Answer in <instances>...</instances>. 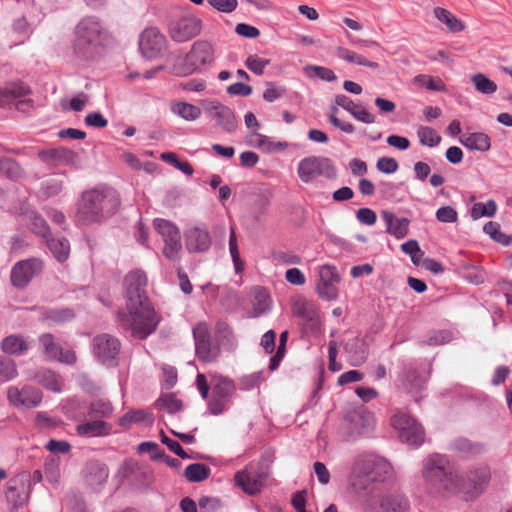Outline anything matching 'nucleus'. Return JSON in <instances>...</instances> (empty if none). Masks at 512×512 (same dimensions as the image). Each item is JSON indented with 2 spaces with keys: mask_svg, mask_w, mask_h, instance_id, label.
Masks as SVG:
<instances>
[{
  "mask_svg": "<svg viewBox=\"0 0 512 512\" xmlns=\"http://www.w3.org/2000/svg\"><path fill=\"white\" fill-rule=\"evenodd\" d=\"M157 405L170 414L178 412L182 407L181 401L174 394L162 395L157 400Z\"/></svg>",
  "mask_w": 512,
  "mask_h": 512,
  "instance_id": "obj_50",
  "label": "nucleus"
},
{
  "mask_svg": "<svg viewBox=\"0 0 512 512\" xmlns=\"http://www.w3.org/2000/svg\"><path fill=\"white\" fill-rule=\"evenodd\" d=\"M356 218L360 223L371 226L376 223L377 215L370 208H360L356 213Z\"/></svg>",
  "mask_w": 512,
  "mask_h": 512,
  "instance_id": "obj_62",
  "label": "nucleus"
},
{
  "mask_svg": "<svg viewBox=\"0 0 512 512\" xmlns=\"http://www.w3.org/2000/svg\"><path fill=\"white\" fill-rule=\"evenodd\" d=\"M417 135L419 137L420 143L429 147H435L441 141V137L431 127L420 126L417 130Z\"/></svg>",
  "mask_w": 512,
  "mask_h": 512,
  "instance_id": "obj_47",
  "label": "nucleus"
},
{
  "mask_svg": "<svg viewBox=\"0 0 512 512\" xmlns=\"http://www.w3.org/2000/svg\"><path fill=\"white\" fill-rule=\"evenodd\" d=\"M229 251H230L233 263H234L235 271L237 273H241L244 269V263L240 258L236 233H235V229L233 227L230 228Z\"/></svg>",
  "mask_w": 512,
  "mask_h": 512,
  "instance_id": "obj_48",
  "label": "nucleus"
},
{
  "mask_svg": "<svg viewBox=\"0 0 512 512\" xmlns=\"http://www.w3.org/2000/svg\"><path fill=\"white\" fill-rule=\"evenodd\" d=\"M306 69L313 71L315 76H317L318 78H320L322 80L328 81V82H332L337 79L333 70L326 68V67L309 66Z\"/></svg>",
  "mask_w": 512,
  "mask_h": 512,
  "instance_id": "obj_63",
  "label": "nucleus"
},
{
  "mask_svg": "<svg viewBox=\"0 0 512 512\" xmlns=\"http://www.w3.org/2000/svg\"><path fill=\"white\" fill-rule=\"evenodd\" d=\"M113 413L112 404L106 399H96L89 407L88 415L91 417H109Z\"/></svg>",
  "mask_w": 512,
  "mask_h": 512,
  "instance_id": "obj_43",
  "label": "nucleus"
},
{
  "mask_svg": "<svg viewBox=\"0 0 512 512\" xmlns=\"http://www.w3.org/2000/svg\"><path fill=\"white\" fill-rule=\"evenodd\" d=\"M235 482L245 493L256 495L263 487L264 474L256 471L254 466L250 464L244 470L236 473Z\"/></svg>",
  "mask_w": 512,
  "mask_h": 512,
  "instance_id": "obj_24",
  "label": "nucleus"
},
{
  "mask_svg": "<svg viewBox=\"0 0 512 512\" xmlns=\"http://www.w3.org/2000/svg\"><path fill=\"white\" fill-rule=\"evenodd\" d=\"M39 344L42 347L46 359L59 361L67 365H73L77 361L76 353L71 349H64L50 333H44L39 336Z\"/></svg>",
  "mask_w": 512,
  "mask_h": 512,
  "instance_id": "obj_18",
  "label": "nucleus"
},
{
  "mask_svg": "<svg viewBox=\"0 0 512 512\" xmlns=\"http://www.w3.org/2000/svg\"><path fill=\"white\" fill-rule=\"evenodd\" d=\"M414 83L420 87H425L430 91H445L444 82L438 77L420 74L414 78Z\"/></svg>",
  "mask_w": 512,
  "mask_h": 512,
  "instance_id": "obj_45",
  "label": "nucleus"
},
{
  "mask_svg": "<svg viewBox=\"0 0 512 512\" xmlns=\"http://www.w3.org/2000/svg\"><path fill=\"white\" fill-rule=\"evenodd\" d=\"M106 426V422L102 420H94L79 424L76 427V431L81 436L97 437L107 433Z\"/></svg>",
  "mask_w": 512,
  "mask_h": 512,
  "instance_id": "obj_37",
  "label": "nucleus"
},
{
  "mask_svg": "<svg viewBox=\"0 0 512 512\" xmlns=\"http://www.w3.org/2000/svg\"><path fill=\"white\" fill-rule=\"evenodd\" d=\"M247 143L265 153L281 151L287 147L286 143L273 142L270 137L257 133L256 131H253L248 135Z\"/></svg>",
  "mask_w": 512,
  "mask_h": 512,
  "instance_id": "obj_28",
  "label": "nucleus"
},
{
  "mask_svg": "<svg viewBox=\"0 0 512 512\" xmlns=\"http://www.w3.org/2000/svg\"><path fill=\"white\" fill-rule=\"evenodd\" d=\"M336 55L338 58H340L346 62L357 64L360 66H365V67H369L372 69H377L379 66L378 63L370 61L367 58H365L363 55L358 54V53H356L352 50H349L347 48H344V47H337Z\"/></svg>",
  "mask_w": 512,
  "mask_h": 512,
  "instance_id": "obj_36",
  "label": "nucleus"
},
{
  "mask_svg": "<svg viewBox=\"0 0 512 512\" xmlns=\"http://www.w3.org/2000/svg\"><path fill=\"white\" fill-rule=\"evenodd\" d=\"M460 142L471 150L488 151L491 143L490 138L485 133H469L464 134L460 138Z\"/></svg>",
  "mask_w": 512,
  "mask_h": 512,
  "instance_id": "obj_33",
  "label": "nucleus"
},
{
  "mask_svg": "<svg viewBox=\"0 0 512 512\" xmlns=\"http://www.w3.org/2000/svg\"><path fill=\"white\" fill-rule=\"evenodd\" d=\"M211 396L208 400V409L213 415H220L230 406V401L236 391L234 382L217 373L210 374Z\"/></svg>",
  "mask_w": 512,
  "mask_h": 512,
  "instance_id": "obj_6",
  "label": "nucleus"
},
{
  "mask_svg": "<svg viewBox=\"0 0 512 512\" xmlns=\"http://www.w3.org/2000/svg\"><path fill=\"white\" fill-rule=\"evenodd\" d=\"M201 512H216L221 507V501L215 497H202L198 502Z\"/></svg>",
  "mask_w": 512,
  "mask_h": 512,
  "instance_id": "obj_56",
  "label": "nucleus"
},
{
  "mask_svg": "<svg viewBox=\"0 0 512 512\" xmlns=\"http://www.w3.org/2000/svg\"><path fill=\"white\" fill-rule=\"evenodd\" d=\"M104 35L101 22L92 16L85 17L75 27L73 50L77 57L87 59L92 56Z\"/></svg>",
  "mask_w": 512,
  "mask_h": 512,
  "instance_id": "obj_5",
  "label": "nucleus"
},
{
  "mask_svg": "<svg viewBox=\"0 0 512 512\" xmlns=\"http://www.w3.org/2000/svg\"><path fill=\"white\" fill-rule=\"evenodd\" d=\"M185 237L186 247L190 252H205L211 246V236L204 225L189 228L185 233Z\"/></svg>",
  "mask_w": 512,
  "mask_h": 512,
  "instance_id": "obj_25",
  "label": "nucleus"
},
{
  "mask_svg": "<svg viewBox=\"0 0 512 512\" xmlns=\"http://www.w3.org/2000/svg\"><path fill=\"white\" fill-rule=\"evenodd\" d=\"M497 211L496 203L493 200H488L486 203L478 202L472 206L471 217L479 219L481 217H493Z\"/></svg>",
  "mask_w": 512,
  "mask_h": 512,
  "instance_id": "obj_46",
  "label": "nucleus"
},
{
  "mask_svg": "<svg viewBox=\"0 0 512 512\" xmlns=\"http://www.w3.org/2000/svg\"><path fill=\"white\" fill-rule=\"evenodd\" d=\"M17 376L16 364L11 359L0 357V382L9 381Z\"/></svg>",
  "mask_w": 512,
  "mask_h": 512,
  "instance_id": "obj_51",
  "label": "nucleus"
},
{
  "mask_svg": "<svg viewBox=\"0 0 512 512\" xmlns=\"http://www.w3.org/2000/svg\"><path fill=\"white\" fill-rule=\"evenodd\" d=\"M285 279L288 283L302 286L306 283L305 275L298 268H290L285 272Z\"/></svg>",
  "mask_w": 512,
  "mask_h": 512,
  "instance_id": "obj_59",
  "label": "nucleus"
},
{
  "mask_svg": "<svg viewBox=\"0 0 512 512\" xmlns=\"http://www.w3.org/2000/svg\"><path fill=\"white\" fill-rule=\"evenodd\" d=\"M30 93L28 86L23 83H12L0 89V106H6Z\"/></svg>",
  "mask_w": 512,
  "mask_h": 512,
  "instance_id": "obj_30",
  "label": "nucleus"
},
{
  "mask_svg": "<svg viewBox=\"0 0 512 512\" xmlns=\"http://www.w3.org/2000/svg\"><path fill=\"white\" fill-rule=\"evenodd\" d=\"M409 499L401 493L374 494L362 503V512H410Z\"/></svg>",
  "mask_w": 512,
  "mask_h": 512,
  "instance_id": "obj_7",
  "label": "nucleus"
},
{
  "mask_svg": "<svg viewBox=\"0 0 512 512\" xmlns=\"http://www.w3.org/2000/svg\"><path fill=\"white\" fill-rule=\"evenodd\" d=\"M147 422L151 424L153 418L151 414L143 410H131L119 419V425L124 428H129L132 423Z\"/></svg>",
  "mask_w": 512,
  "mask_h": 512,
  "instance_id": "obj_41",
  "label": "nucleus"
},
{
  "mask_svg": "<svg viewBox=\"0 0 512 512\" xmlns=\"http://www.w3.org/2000/svg\"><path fill=\"white\" fill-rule=\"evenodd\" d=\"M285 94L283 87L276 86L274 83H267L266 89L263 93V98L267 102H273Z\"/></svg>",
  "mask_w": 512,
  "mask_h": 512,
  "instance_id": "obj_57",
  "label": "nucleus"
},
{
  "mask_svg": "<svg viewBox=\"0 0 512 512\" xmlns=\"http://www.w3.org/2000/svg\"><path fill=\"white\" fill-rule=\"evenodd\" d=\"M471 81L476 90L482 94L490 95L497 91V84L482 73L473 75Z\"/></svg>",
  "mask_w": 512,
  "mask_h": 512,
  "instance_id": "obj_42",
  "label": "nucleus"
},
{
  "mask_svg": "<svg viewBox=\"0 0 512 512\" xmlns=\"http://www.w3.org/2000/svg\"><path fill=\"white\" fill-rule=\"evenodd\" d=\"M23 220L29 228L37 235L44 239L50 236L49 227L44 219H42L35 211L28 210L23 214Z\"/></svg>",
  "mask_w": 512,
  "mask_h": 512,
  "instance_id": "obj_34",
  "label": "nucleus"
},
{
  "mask_svg": "<svg viewBox=\"0 0 512 512\" xmlns=\"http://www.w3.org/2000/svg\"><path fill=\"white\" fill-rule=\"evenodd\" d=\"M373 423L372 414L361 407L346 414L342 422V428L349 435H361L368 432Z\"/></svg>",
  "mask_w": 512,
  "mask_h": 512,
  "instance_id": "obj_20",
  "label": "nucleus"
},
{
  "mask_svg": "<svg viewBox=\"0 0 512 512\" xmlns=\"http://www.w3.org/2000/svg\"><path fill=\"white\" fill-rule=\"evenodd\" d=\"M29 343L26 338L20 334H12L1 341V350L9 355H24L29 350Z\"/></svg>",
  "mask_w": 512,
  "mask_h": 512,
  "instance_id": "obj_29",
  "label": "nucleus"
},
{
  "mask_svg": "<svg viewBox=\"0 0 512 512\" xmlns=\"http://www.w3.org/2000/svg\"><path fill=\"white\" fill-rule=\"evenodd\" d=\"M119 207V199L111 189H92L82 194L76 214L82 224L99 223L112 216Z\"/></svg>",
  "mask_w": 512,
  "mask_h": 512,
  "instance_id": "obj_1",
  "label": "nucleus"
},
{
  "mask_svg": "<svg viewBox=\"0 0 512 512\" xmlns=\"http://www.w3.org/2000/svg\"><path fill=\"white\" fill-rule=\"evenodd\" d=\"M38 381L40 384L43 385L48 390L54 391V392H60L61 391V380L58 375H56L53 371L45 370L42 372H39L37 375Z\"/></svg>",
  "mask_w": 512,
  "mask_h": 512,
  "instance_id": "obj_44",
  "label": "nucleus"
},
{
  "mask_svg": "<svg viewBox=\"0 0 512 512\" xmlns=\"http://www.w3.org/2000/svg\"><path fill=\"white\" fill-rule=\"evenodd\" d=\"M93 353L103 365L113 367L117 365V357L120 352V341L109 334H101L94 337L92 342Z\"/></svg>",
  "mask_w": 512,
  "mask_h": 512,
  "instance_id": "obj_14",
  "label": "nucleus"
},
{
  "mask_svg": "<svg viewBox=\"0 0 512 512\" xmlns=\"http://www.w3.org/2000/svg\"><path fill=\"white\" fill-rule=\"evenodd\" d=\"M118 323L131 335L138 339H145L152 334L159 323L150 301L126 302L125 310L118 313Z\"/></svg>",
  "mask_w": 512,
  "mask_h": 512,
  "instance_id": "obj_2",
  "label": "nucleus"
},
{
  "mask_svg": "<svg viewBox=\"0 0 512 512\" xmlns=\"http://www.w3.org/2000/svg\"><path fill=\"white\" fill-rule=\"evenodd\" d=\"M341 280L340 275L334 265L325 264L318 269V280L316 291L320 298L325 300H335L338 297V288L336 286Z\"/></svg>",
  "mask_w": 512,
  "mask_h": 512,
  "instance_id": "obj_15",
  "label": "nucleus"
},
{
  "mask_svg": "<svg viewBox=\"0 0 512 512\" xmlns=\"http://www.w3.org/2000/svg\"><path fill=\"white\" fill-rule=\"evenodd\" d=\"M172 111L186 121H194L201 116V109L187 102L173 104Z\"/></svg>",
  "mask_w": 512,
  "mask_h": 512,
  "instance_id": "obj_38",
  "label": "nucleus"
},
{
  "mask_svg": "<svg viewBox=\"0 0 512 512\" xmlns=\"http://www.w3.org/2000/svg\"><path fill=\"white\" fill-rule=\"evenodd\" d=\"M153 226L164 242L163 255L171 261L179 260L182 252L179 228L171 221L162 218H156Z\"/></svg>",
  "mask_w": 512,
  "mask_h": 512,
  "instance_id": "obj_9",
  "label": "nucleus"
},
{
  "mask_svg": "<svg viewBox=\"0 0 512 512\" xmlns=\"http://www.w3.org/2000/svg\"><path fill=\"white\" fill-rule=\"evenodd\" d=\"M9 402L16 407L33 408L40 404L42 393L34 387L11 386L7 391Z\"/></svg>",
  "mask_w": 512,
  "mask_h": 512,
  "instance_id": "obj_23",
  "label": "nucleus"
},
{
  "mask_svg": "<svg viewBox=\"0 0 512 512\" xmlns=\"http://www.w3.org/2000/svg\"><path fill=\"white\" fill-rule=\"evenodd\" d=\"M252 304L254 316H259L270 310L272 300L264 287L256 286L252 289Z\"/></svg>",
  "mask_w": 512,
  "mask_h": 512,
  "instance_id": "obj_32",
  "label": "nucleus"
},
{
  "mask_svg": "<svg viewBox=\"0 0 512 512\" xmlns=\"http://www.w3.org/2000/svg\"><path fill=\"white\" fill-rule=\"evenodd\" d=\"M19 170L20 167L14 160L6 157L0 158V171L4 172L9 177L17 176Z\"/></svg>",
  "mask_w": 512,
  "mask_h": 512,
  "instance_id": "obj_61",
  "label": "nucleus"
},
{
  "mask_svg": "<svg viewBox=\"0 0 512 512\" xmlns=\"http://www.w3.org/2000/svg\"><path fill=\"white\" fill-rule=\"evenodd\" d=\"M483 231L491 237L495 242L502 245H509V238L500 230V224L497 222L490 221L483 227Z\"/></svg>",
  "mask_w": 512,
  "mask_h": 512,
  "instance_id": "obj_49",
  "label": "nucleus"
},
{
  "mask_svg": "<svg viewBox=\"0 0 512 512\" xmlns=\"http://www.w3.org/2000/svg\"><path fill=\"white\" fill-rule=\"evenodd\" d=\"M204 111L209 117L215 119L217 124L228 133L236 130L238 122L234 112L227 106L216 102L207 101L204 103Z\"/></svg>",
  "mask_w": 512,
  "mask_h": 512,
  "instance_id": "obj_21",
  "label": "nucleus"
},
{
  "mask_svg": "<svg viewBox=\"0 0 512 512\" xmlns=\"http://www.w3.org/2000/svg\"><path fill=\"white\" fill-rule=\"evenodd\" d=\"M39 156L43 161L47 162H68L73 159L74 152L65 148H55L47 151H41Z\"/></svg>",
  "mask_w": 512,
  "mask_h": 512,
  "instance_id": "obj_40",
  "label": "nucleus"
},
{
  "mask_svg": "<svg viewBox=\"0 0 512 512\" xmlns=\"http://www.w3.org/2000/svg\"><path fill=\"white\" fill-rule=\"evenodd\" d=\"M165 36L157 28H147L140 36L139 48L146 58H156L165 48Z\"/></svg>",
  "mask_w": 512,
  "mask_h": 512,
  "instance_id": "obj_22",
  "label": "nucleus"
},
{
  "mask_svg": "<svg viewBox=\"0 0 512 512\" xmlns=\"http://www.w3.org/2000/svg\"><path fill=\"white\" fill-rule=\"evenodd\" d=\"M490 479V473L486 468H479L473 472H470L467 476V481L464 480L463 476L460 475L461 488L458 492H464L469 495L478 494L482 486L486 484Z\"/></svg>",
  "mask_w": 512,
  "mask_h": 512,
  "instance_id": "obj_26",
  "label": "nucleus"
},
{
  "mask_svg": "<svg viewBox=\"0 0 512 512\" xmlns=\"http://www.w3.org/2000/svg\"><path fill=\"white\" fill-rule=\"evenodd\" d=\"M207 2L220 12L231 13L238 5L237 0H207Z\"/></svg>",
  "mask_w": 512,
  "mask_h": 512,
  "instance_id": "obj_58",
  "label": "nucleus"
},
{
  "mask_svg": "<svg viewBox=\"0 0 512 512\" xmlns=\"http://www.w3.org/2000/svg\"><path fill=\"white\" fill-rule=\"evenodd\" d=\"M192 332L197 358L205 363L215 362L220 356V346L212 340L209 325L206 322H199Z\"/></svg>",
  "mask_w": 512,
  "mask_h": 512,
  "instance_id": "obj_11",
  "label": "nucleus"
},
{
  "mask_svg": "<svg viewBox=\"0 0 512 512\" xmlns=\"http://www.w3.org/2000/svg\"><path fill=\"white\" fill-rule=\"evenodd\" d=\"M422 473L428 487L434 491L455 493L461 488L458 471L444 455L433 454L427 457Z\"/></svg>",
  "mask_w": 512,
  "mask_h": 512,
  "instance_id": "obj_3",
  "label": "nucleus"
},
{
  "mask_svg": "<svg viewBox=\"0 0 512 512\" xmlns=\"http://www.w3.org/2000/svg\"><path fill=\"white\" fill-rule=\"evenodd\" d=\"M12 30L18 36L15 39L16 44L23 43L26 39H28L30 35L29 25L25 18H19L15 20L13 23Z\"/></svg>",
  "mask_w": 512,
  "mask_h": 512,
  "instance_id": "obj_52",
  "label": "nucleus"
},
{
  "mask_svg": "<svg viewBox=\"0 0 512 512\" xmlns=\"http://www.w3.org/2000/svg\"><path fill=\"white\" fill-rule=\"evenodd\" d=\"M43 262L38 258H30L17 262L11 270L12 285L18 289L25 288L29 282L42 272Z\"/></svg>",
  "mask_w": 512,
  "mask_h": 512,
  "instance_id": "obj_17",
  "label": "nucleus"
},
{
  "mask_svg": "<svg viewBox=\"0 0 512 512\" xmlns=\"http://www.w3.org/2000/svg\"><path fill=\"white\" fill-rule=\"evenodd\" d=\"M147 283L148 278L144 271L139 269L130 271L124 278L126 302L148 301Z\"/></svg>",
  "mask_w": 512,
  "mask_h": 512,
  "instance_id": "obj_19",
  "label": "nucleus"
},
{
  "mask_svg": "<svg viewBox=\"0 0 512 512\" xmlns=\"http://www.w3.org/2000/svg\"><path fill=\"white\" fill-rule=\"evenodd\" d=\"M376 167L382 173L393 174L398 170L399 165L394 158L381 157L377 160Z\"/></svg>",
  "mask_w": 512,
  "mask_h": 512,
  "instance_id": "obj_55",
  "label": "nucleus"
},
{
  "mask_svg": "<svg viewBox=\"0 0 512 512\" xmlns=\"http://www.w3.org/2000/svg\"><path fill=\"white\" fill-rule=\"evenodd\" d=\"M214 59L215 53L212 44L205 40H198L193 43L190 52L186 56L187 67L184 73L190 74L210 65Z\"/></svg>",
  "mask_w": 512,
  "mask_h": 512,
  "instance_id": "obj_16",
  "label": "nucleus"
},
{
  "mask_svg": "<svg viewBox=\"0 0 512 512\" xmlns=\"http://www.w3.org/2000/svg\"><path fill=\"white\" fill-rule=\"evenodd\" d=\"M292 314L303 321V330L307 334H317L321 320L319 310L314 301L304 296H296L291 300Z\"/></svg>",
  "mask_w": 512,
  "mask_h": 512,
  "instance_id": "obj_12",
  "label": "nucleus"
},
{
  "mask_svg": "<svg viewBox=\"0 0 512 512\" xmlns=\"http://www.w3.org/2000/svg\"><path fill=\"white\" fill-rule=\"evenodd\" d=\"M210 468L205 464L193 463L185 468L184 475L190 482H201L210 476Z\"/></svg>",
  "mask_w": 512,
  "mask_h": 512,
  "instance_id": "obj_39",
  "label": "nucleus"
},
{
  "mask_svg": "<svg viewBox=\"0 0 512 512\" xmlns=\"http://www.w3.org/2000/svg\"><path fill=\"white\" fill-rule=\"evenodd\" d=\"M269 63L270 61L268 59L260 58L256 55H250L246 59L245 65L253 73L262 75Z\"/></svg>",
  "mask_w": 512,
  "mask_h": 512,
  "instance_id": "obj_53",
  "label": "nucleus"
},
{
  "mask_svg": "<svg viewBox=\"0 0 512 512\" xmlns=\"http://www.w3.org/2000/svg\"><path fill=\"white\" fill-rule=\"evenodd\" d=\"M201 20L191 13H181L173 17L168 24V35L175 42H186L199 35Z\"/></svg>",
  "mask_w": 512,
  "mask_h": 512,
  "instance_id": "obj_10",
  "label": "nucleus"
},
{
  "mask_svg": "<svg viewBox=\"0 0 512 512\" xmlns=\"http://www.w3.org/2000/svg\"><path fill=\"white\" fill-rule=\"evenodd\" d=\"M381 216L389 234L394 235L397 239H402L408 234L409 220L407 218H398L390 211H382Z\"/></svg>",
  "mask_w": 512,
  "mask_h": 512,
  "instance_id": "obj_27",
  "label": "nucleus"
},
{
  "mask_svg": "<svg viewBox=\"0 0 512 512\" xmlns=\"http://www.w3.org/2000/svg\"><path fill=\"white\" fill-rule=\"evenodd\" d=\"M85 124L96 128H104L108 125L107 119L98 112H92L86 115Z\"/></svg>",
  "mask_w": 512,
  "mask_h": 512,
  "instance_id": "obj_64",
  "label": "nucleus"
},
{
  "mask_svg": "<svg viewBox=\"0 0 512 512\" xmlns=\"http://www.w3.org/2000/svg\"><path fill=\"white\" fill-rule=\"evenodd\" d=\"M49 250L59 262H64L68 259L70 253V244L67 239L61 238H45Z\"/></svg>",
  "mask_w": 512,
  "mask_h": 512,
  "instance_id": "obj_35",
  "label": "nucleus"
},
{
  "mask_svg": "<svg viewBox=\"0 0 512 512\" xmlns=\"http://www.w3.org/2000/svg\"><path fill=\"white\" fill-rule=\"evenodd\" d=\"M355 119L365 124H372L375 122L376 117L370 113L365 107L357 104L356 108L351 114Z\"/></svg>",
  "mask_w": 512,
  "mask_h": 512,
  "instance_id": "obj_60",
  "label": "nucleus"
},
{
  "mask_svg": "<svg viewBox=\"0 0 512 512\" xmlns=\"http://www.w3.org/2000/svg\"><path fill=\"white\" fill-rule=\"evenodd\" d=\"M436 219L442 223H455L458 220V213L451 206H443L436 211Z\"/></svg>",
  "mask_w": 512,
  "mask_h": 512,
  "instance_id": "obj_54",
  "label": "nucleus"
},
{
  "mask_svg": "<svg viewBox=\"0 0 512 512\" xmlns=\"http://www.w3.org/2000/svg\"><path fill=\"white\" fill-rule=\"evenodd\" d=\"M391 424L399 431V437L403 442L415 446L423 443L424 429L410 415L397 413L391 418Z\"/></svg>",
  "mask_w": 512,
  "mask_h": 512,
  "instance_id": "obj_13",
  "label": "nucleus"
},
{
  "mask_svg": "<svg viewBox=\"0 0 512 512\" xmlns=\"http://www.w3.org/2000/svg\"><path fill=\"white\" fill-rule=\"evenodd\" d=\"M390 472L391 465L386 459L373 454L360 455L352 466L349 483L354 491L361 492L371 481L381 480Z\"/></svg>",
  "mask_w": 512,
  "mask_h": 512,
  "instance_id": "obj_4",
  "label": "nucleus"
},
{
  "mask_svg": "<svg viewBox=\"0 0 512 512\" xmlns=\"http://www.w3.org/2000/svg\"><path fill=\"white\" fill-rule=\"evenodd\" d=\"M297 173L302 182L311 183L319 176L333 179L337 170L331 159L323 156H309L299 162Z\"/></svg>",
  "mask_w": 512,
  "mask_h": 512,
  "instance_id": "obj_8",
  "label": "nucleus"
},
{
  "mask_svg": "<svg viewBox=\"0 0 512 512\" xmlns=\"http://www.w3.org/2000/svg\"><path fill=\"white\" fill-rule=\"evenodd\" d=\"M433 14L452 33L462 32L466 27L462 20L445 8L436 7L433 9Z\"/></svg>",
  "mask_w": 512,
  "mask_h": 512,
  "instance_id": "obj_31",
  "label": "nucleus"
}]
</instances>
